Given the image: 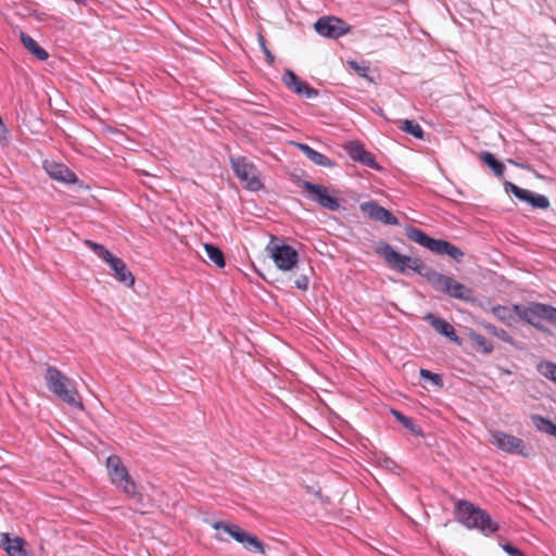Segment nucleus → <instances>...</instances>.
I'll use <instances>...</instances> for the list:
<instances>
[{"label": "nucleus", "mask_w": 556, "mask_h": 556, "mask_svg": "<svg viewBox=\"0 0 556 556\" xmlns=\"http://www.w3.org/2000/svg\"><path fill=\"white\" fill-rule=\"evenodd\" d=\"M536 370L540 375L552 380L553 382H556V364L555 363H552L548 361H542L536 365Z\"/></svg>", "instance_id": "2f4dec72"}, {"label": "nucleus", "mask_w": 556, "mask_h": 556, "mask_svg": "<svg viewBox=\"0 0 556 556\" xmlns=\"http://www.w3.org/2000/svg\"><path fill=\"white\" fill-rule=\"evenodd\" d=\"M391 412L393 416L396 418V420L400 421L403 425V427L409 430L412 433L416 435H420L422 433L421 429L419 427H416L412 418L405 416L404 414L395 409H392Z\"/></svg>", "instance_id": "7c9ffc66"}, {"label": "nucleus", "mask_w": 556, "mask_h": 556, "mask_svg": "<svg viewBox=\"0 0 556 556\" xmlns=\"http://www.w3.org/2000/svg\"><path fill=\"white\" fill-rule=\"evenodd\" d=\"M401 130L412 135L416 139H425V131L421 126L414 119H404L401 125Z\"/></svg>", "instance_id": "c85d7f7f"}, {"label": "nucleus", "mask_w": 556, "mask_h": 556, "mask_svg": "<svg viewBox=\"0 0 556 556\" xmlns=\"http://www.w3.org/2000/svg\"><path fill=\"white\" fill-rule=\"evenodd\" d=\"M302 91L299 96H304L307 99L316 98L319 94V91L311 86H308L306 83L304 86H302Z\"/></svg>", "instance_id": "e433bc0d"}, {"label": "nucleus", "mask_w": 556, "mask_h": 556, "mask_svg": "<svg viewBox=\"0 0 556 556\" xmlns=\"http://www.w3.org/2000/svg\"><path fill=\"white\" fill-rule=\"evenodd\" d=\"M27 546V541L21 536L8 532L0 533V547L9 556H30Z\"/></svg>", "instance_id": "2eb2a0df"}, {"label": "nucleus", "mask_w": 556, "mask_h": 556, "mask_svg": "<svg viewBox=\"0 0 556 556\" xmlns=\"http://www.w3.org/2000/svg\"><path fill=\"white\" fill-rule=\"evenodd\" d=\"M214 528L217 530L223 529L226 533H228L237 542L243 544V546L248 549L253 548L254 551H256L261 554L265 553L264 544L256 536L251 535L250 533L242 530L237 525L216 522L214 525Z\"/></svg>", "instance_id": "9d476101"}, {"label": "nucleus", "mask_w": 556, "mask_h": 556, "mask_svg": "<svg viewBox=\"0 0 556 556\" xmlns=\"http://www.w3.org/2000/svg\"><path fill=\"white\" fill-rule=\"evenodd\" d=\"M491 443L507 454L520 455L523 457L530 456L531 448L527 446L523 440L513 434L494 430L491 432Z\"/></svg>", "instance_id": "6e6552de"}, {"label": "nucleus", "mask_w": 556, "mask_h": 556, "mask_svg": "<svg viewBox=\"0 0 556 556\" xmlns=\"http://www.w3.org/2000/svg\"><path fill=\"white\" fill-rule=\"evenodd\" d=\"M344 150L348 153V155L356 162H359L361 164L378 169L379 165L375 160V156L365 150L364 146L357 141H349L344 144Z\"/></svg>", "instance_id": "dca6fc26"}, {"label": "nucleus", "mask_w": 556, "mask_h": 556, "mask_svg": "<svg viewBox=\"0 0 556 556\" xmlns=\"http://www.w3.org/2000/svg\"><path fill=\"white\" fill-rule=\"evenodd\" d=\"M425 319L430 323V325L442 336L448 338L451 341L455 343H459V337L456 334L453 326L443 318L437 317L432 313H428L425 316Z\"/></svg>", "instance_id": "6ab92c4d"}, {"label": "nucleus", "mask_w": 556, "mask_h": 556, "mask_svg": "<svg viewBox=\"0 0 556 556\" xmlns=\"http://www.w3.org/2000/svg\"><path fill=\"white\" fill-rule=\"evenodd\" d=\"M503 549L509 555V556H526L519 548L511 545L510 543H506L503 545Z\"/></svg>", "instance_id": "4c0bfd02"}, {"label": "nucleus", "mask_w": 556, "mask_h": 556, "mask_svg": "<svg viewBox=\"0 0 556 556\" xmlns=\"http://www.w3.org/2000/svg\"><path fill=\"white\" fill-rule=\"evenodd\" d=\"M515 314L523 321L533 326L540 331H546L547 328L542 324L543 320L556 325V307L531 302L529 305L514 304Z\"/></svg>", "instance_id": "39448f33"}, {"label": "nucleus", "mask_w": 556, "mask_h": 556, "mask_svg": "<svg viewBox=\"0 0 556 556\" xmlns=\"http://www.w3.org/2000/svg\"><path fill=\"white\" fill-rule=\"evenodd\" d=\"M204 250L206 252L207 257L210 261H212L218 268H224L226 265L225 257L223 251L212 244V243H205Z\"/></svg>", "instance_id": "cd10ccee"}, {"label": "nucleus", "mask_w": 556, "mask_h": 556, "mask_svg": "<svg viewBox=\"0 0 556 556\" xmlns=\"http://www.w3.org/2000/svg\"><path fill=\"white\" fill-rule=\"evenodd\" d=\"M258 41H260V46L266 56V61L269 65H273L274 62H275V56L274 54L270 52V50L267 48L266 46V41L264 39V37L262 35L258 36Z\"/></svg>", "instance_id": "c9c22d12"}, {"label": "nucleus", "mask_w": 556, "mask_h": 556, "mask_svg": "<svg viewBox=\"0 0 556 556\" xmlns=\"http://www.w3.org/2000/svg\"><path fill=\"white\" fill-rule=\"evenodd\" d=\"M491 313L502 321L504 325L508 327H513L516 323V317L514 305L511 307L504 305H495L491 308Z\"/></svg>", "instance_id": "4be33fe9"}, {"label": "nucleus", "mask_w": 556, "mask_h": 556, "mask_svg": "<svg viewBox=\"0 0 556 556\" xmlns=\"http://www.w3.org/2000/svg\"><path fill=\"white\" fill-rule=\"evenodd\" d=\"M469 340L477 352L483 354L492 353L493 345L484 336L472 331L469 333Z\"/></svg>", "instance_id": "393cba45"}, {"label": "nucleus", "mask_w": 556, "mask_h": 556, "mask_svg": "<svg viewBox=\"0 0 556 556\" xmlns=\"http://www.w3.org/2000/svg\"><path fill=\"white\" fill-rule=\"evenodd\" d=\"M375 252L379 256L383 257L386 263L392 269L401 274H406L407 270L410 269L426 278L435 291L442 292L451 298L462 300L464 302L475 301V294L470 288L456 281L451 276L438 273L437 270L427 266L418 257H410L400 254L391 244L382 241L376 244Z\"/></svg>", "instance_id": "f257e3e1"}, {"label": "nucleus", "mask_w": 556, "mask_h": 556, "mask_svg": "<svg viewBox=\"0 0 556 556\" xmlns=\"http://www.w3.org/2000/svg\"><path fill=\"white\" fill-rule=\"evenodd\" d=\"M7 135H8V129H7L2 118L0 117V139H5Z\"/></svg>", "instance_id": "58836bf2"}, {"label": "nucleus", "mask_w": 556, "mask_h": 556, "mask_svg": "<svg viewBox=\"0 0 556 556\" xmlns=\"http://www.w3.org/2000/svg\"><path fill=\"white\" fill-rule=\"evenodd\" d=\"M531 420L538 431L556 438V424H554L551 419L540 415H532Z\"/></svg>", "instance_id": "a878e982"}, {"label": "nucleus", "mask_w": 556, "mask_h": 556, "mask_svg": "<svg viewBox=\"0 0 556 556\" xmlns=\"http://www.w3.org/2000/svg\"><path fill=\"white\" fill-rule=\"evenodd\" d=\"M283 84L296 94H300L302 91V86L305 85V81L301 80L298 75L291 70H287L282 76Z\"/></svg>", "instance_id": "bb28decb"}, {"label": "nucleus", "mask_w": 556, "mask_h": 556, "mask_svg": "<svg viewBox=\"0 0 556 556\" xmlns=\"http://www.w3.org/2000/svg\"><path fill=\"white\" fill-rule=\"evenodd\" d=\"M406 237L429 251L438 255H448L451 258L459 262L464 257V252L456 245L443 239H434L429 237L421 229L408 226L405 229Z\"/></svg>", "instance_id": "20e7f679"}, {"label": "nucleus", "mask_w": 556, "mask_h": 556, "mask_svg": "<svg viewBox=\"0 0 556 556\" xmlns=\"http://www.w3.org/2000/svg\"><path fill=\"white\" fill-rule=\"evenodd\" d=\"M349 66L356 72V74L369 81H374L372 77L369 76V67L358 64L356 61H349Z\"/></svg>", "instance_id": "f704fd0d"}, {"label": "nucleus", "mask_w": 556, "mask_h": 556, "mask_svg": "<svg viewBox=\"0 0 556 556\" xmlns=\"http://www.w3.org/2000/svg\"><path fill=\"white\" fill-rule=\"evenodd\" d=\"M108 265L112 269L114 277L127 287H131L135 283V277L131 271L127 268L126 263L113 255L111 260H108Z\"/></svg>", "instance_id": "a211bd4d"}, {"label": "nucleus", "mask_w": 556, "mask_h": 556, "mask_svg": "<svg viewBox=\"0 0 556 556\" xmlns=\"http://www.w3.org/2000/svg\"><path fill=\"white\" fill-rule=\"evenodd\" d=\"M504 186L507 192H511L518 200L529 203L534 208L546 210L549 207V200L544 194L533 193L510 181H506Z\"/></svg>", "instance_id": "4468645a"}, {"label": "nucleus", "mask_w": 556, "mask_h": 556, "mask_svg": "<svg viewBox=\"0 0 556 556\" xmlns=\"http://www.w3.org/2000/svg\"><path fill=\"white\" fill-rule=\"evenodd\" d=\"M45 380L49 391H51L59 400L72 407L84 409L80 394L76 388V382L64 375L55 367L48 366Z\"/></svg>", "instance_id": "7ed1b4c3"}, {"label": "nucleus", "mask_w": 556, "mask_h": 556, "mask_svg": "<svg viewBox=\"0 0 556 556\" xmlns=\"http://www.w3.org/2000/svg\"><path fill=\"white\" fill-rule=\"evenodd\" d=\"M419 375L422 379L430 381L433 386L440 388L443 386L442 377L439 374L421 368Z\"/></svg>", "instance_id": "72a5a7b5"}, {"label": "nucleus", "mask_w": 556, "mask_h": 556, "mask_svg": "<svg viewBox=\"0 0 556 556\" xmlns=\"http://www.w3.org/2000/svg\"><path fill=\"white\" fill-rule=\"evenodd\" d=\"M106 468L114 485L122 489L129 497H134L137 494V485L118 456H109Z\"/></svg>", "instance_id": "423d86ee"}, {"label": "nucleus", "mask_w": 556, "mask_h": 556, "mask_svg": "<svg viewBox=\"0 0 556 556\" xmlns=\"http://www.w3.org/2000/svg\"><path fill=\"white\" fill-rule=\"evenodd\" d=\"M231 166L237 178L244 184V187L251 191H258L263 188V184L258 177V170L245 157H237L231 160Z\"/></svg>", "instance_id": "1a4fd4ad"}, {"label": "nucleus", "mask_w": 556, "mask_h": 556, "mask_svg": "<svg viewBox=\"0 0 556 556\" xmlns=\"http://www.w3.org/2000/svg\"><path fill=\"white\" fill-rule=\"evenodd\" d=\"M315 30L323 37L337 39L345 35L350 27L345 22L334 16H323L314 24Z\"/></svg>", "instance_id": "f8f14e48"}, {"label": "nucleus", "mask_w": 556, "mask_h": 556, "mask_svg": "<svg viewBox=\"0 0 556 556\" xmlns=\"http://www.w3.org/2000/svg\"><path fill=\"white\" fill-rule=\"evenodd\" d=\"M20 39L23 46L40 61H46L49 58V53L29 35L21 31Z\"/></svg>", "instance_id": "412c9836"}, {"label": "nucleus", "mask_w": 556, "mask_h": 556, "mask_svg": "<svg viewBox=\"0 0 556 556\" xmlns=\"http://www.w3.org/2000/svg\"><path fill=\"white\" fill-rule=\"evenodd\" d=\"M296 147L299 150H301L306 157L313 162L315 165L324 166V167H333L334 162L331 161L328 156L325 154H321L320 152L314 150L306 143H296Z\"/></svg>", "instance_id": "aec40b11"}, {"label": "nucleus", "mask_w": 556, "mask_h": 556, "mask_svg": "<svg viewBox=\"0 0 556 556\" xmlns=\"http://www.w3.org/2000/svg\"><path fill=\"white\" fill-rule=\"evenodd\" d=\"M302 189L308 192L307 198L316 202L324 208L336 212L340 208L339 199L329 192V189L323 185L313 184L306 180L299 181L298 184Z\"/></svg>", "instance_id": "0eeeda50"}, {"label": "nucleus", "mask_w": 556, "mask_h": 556, "mask_svg": "<svg viewBox=\"0 0 556 556\" xmlns=\"http://www.w3.org/2000/svg\"><path fill=\"white\" fill-rule=\"evenodd\" d=\"M362 213L370 219L382 223L383 225H399L397 217L386 207L381 206L377 201L363 202L359 205Z\"/></svg>", "instance_id": "ddd939ff"}, {"label": "nucleus", "mask_w": 556, "mask_h": 556, "mask_svg": "<svg viewBox=\"0 0 556 556\" xmlns=\"http://www.w3.org/2000/svg\"><path fill=\"white\" fill-rule=\"evenodd\" d=\"M84 244L89 248L98 257L102 258L106 264L108 260H111L113 254L102 244L93 242L91 240H85Z\"/></svg>", "instance_id": "c756f323"}, {"label": "nucleus", "mask_w": 556, "mask_h": 556, "mask_svg": "<svg viewBox=\"0 0 556 556\" xmlns=\"http://www.w3.org/2000/svg\"><path fill=\"white\" fill-rule=\"evenodd\" d=\"M43 167L47 174L54 180L71 185L77 181L76 174L66 165L46 161Z\"/></svg>", "instance_id": "f3484780"}, {"label": "nucleus", "mask_w": 556, "mask_h": 556, "mask_svg": "<svg viewBox=\"0 0 556 556\" xmlns=\"http://www.w3.org/2000/svg\"><path fill=\"white\" fill-rule=\"evenodd\" d=\"M482 326L488 333L494 336L498 340L506 342L516 349H521L520 343H518L505 329L498 328L490 323H483Z\"/></svg>", "instance_id": "5701e85b"}, {"label": "nucleus", "mask_w": 556, "mask_h": 556, "mask_svg": "<svg viewBox=\"0 0 556 556\" xmlns=\"http://www.w3.org/2000/svg\"><path fill=\"white\" fill-rule=\"evenodd\" d=\"M480 160L488 165L497 177H502L505 172V165L498 161L493 153L483 151L480 153Z\"/></svg>", "instance_id": "b1692460"}, {"label": "nucleus", "mask_w": 556, "mask_h": 556, "mask_svg": "<svg viewBox=\"0 0 556 556\" xmlns=\"http://www.w3.org/2000/svg\"><path fill=\"white\" fill-rule=\"evenodd\" d=\"M270 255L280 270L300 269L299 253L289 244L275 245L270 249Z\"/></svg>", "instance_id": "9b49d317"}, {"label": "nucleus", "mask_w": 556, "mask_h": 556, "mask_svg": "<svg viewBox=\"0 0 556 556\" xmlns=\"http://www.w3.org/2000/svg\"><path fill=\"white\" fill-rule=\"evenodd\" d=\"M313 268L307 266L306 268H302L301 274L294 280L295 288L306 291L308 289L309 283V275L312 274Z\"/></svg>", "instance_id": "473e14b6"}, {"label": "nucleus", "mask_w": 556, "mask_h": 556, "mask_svg": "<svg viewBox=\"0 0 556 556\" xmlns=\"http://www.w3.org/2000/svg\"><path fill=\"white\" fill-rule=\"evenodd\" d=\"M457 520L467 529H475L485 535L495 533L500 526L490 514L467 500H459L455 504Z\"/></svg>", "instance_id": "f03ea898"}]
</instances>
